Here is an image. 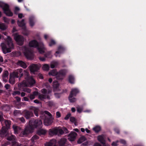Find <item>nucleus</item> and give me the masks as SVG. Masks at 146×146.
I'll return each instance as SVG.
<instances>
[{
  "mask_svg": "<svg viewBox=\"0 0 146 146\" xmlns=\"http://www.w3.org/2000/svg\"><path fill=\"white\" fill-rule=\"evenodd\" d=\"M5 41L7 42V45L4 43H2L1 44L2 50L4 54L10 52L11 49L13 48L14 47L12 39L9 36H7Z\"/></svg>",
  "mask_w": 146,
  "mask_h": 146,
  "instance_id": "1",
  "label": "nucleus"
},
{
  "mask_svg": "<svg viewBox=\"0 0 146 146\" xmlns=\"http://www.w3.org/2000/svg\"><path fill=\"white\" fill-rule=\"evenodd\" d=\"M29 46L30 47L37 48V49L40 53L42 54L44 52L45 48L42 42H40L39 43L37 42L34 40L30 42L29 43Z\"/></svg>",
  "mask_w": 146,
  "mask_h": 146,
  "instance_id": "2",
  "label": "nucleus"
},
{
  "mask_svg": "<svg viewBox=\"0 0 146 146\" xmlns=\"http://www.w3.org/2000/svg\"><path fill=\"white\" fill-rule=\"evenodd\" d=\"M28 83L25 80H23L22 82L18 84V87L19 89L25 87H32L35 83V81L32 76L26 79Z\"/></svg>",
  "mask_w": 146,
  "mask_h": 146,
  "instance_id": "3",
  "label": "nucleus"
},
{
  "mask_svg": "<svg viewBox=\"0 0 146 146\" xmlns=\"http://www.w3.org/2000/svg\"><path fill=\"white\" fill-rule=\"evenodd\" d=\"M44 113L48 116V117L45 116L44 120V124L46 126L50 125L53 122V118L52 117L51 114L47 111H45Z\"/></svg>",
  "mask_w": 146,
  "mask_h": 146,
  "instance_id": "4",
  "label": "nucleus"
},
{
  "mask_svg": "<svg viewBox=\"0 0 146 146\" xmlns=\"http://www.w3.org/2000/svg\"><path fill=\"white\" fill-rule=\"evenodd\" d=\"M23 75V70L20 68L15 70L12 72L10 74V76H13L16 78H18L19 77V80Z\"/></svg>",
  "mask_w": 146,
  "mask_h": 146,
  "instance_id": "5",
  "label": "nucleus"
},
{
  "mask_svg": "<svg viewBox=\"0 0 146 146\" xmlns=\"http://www.w3.org/2000/svg\"><path fill=\"white\" fill-rule=\"evenodd\" d=\"M41 92L42 94H40L38 96L39 99L41 100L46 98L50 99V97L48 94L51 92V90H49L47 92L46 89H43L41 90Z\"/></svg>",
  "mask_w": 146,
  "mask_h": 146,
  "instance_id": "6",
  "label": "nucleus"
},
{
  "mask_svg": "<svg viewBox=\"0 0 146 146\" xmlns=\"http://www.w3.org/2000/svg\"><path fill=\"white\" fill-rule=\"evenodd\" d=\"M0 7L3 8L4 13L6 15L9 16H12L13 15V13L10 10L9 6L7 4L0 2Z\"/></svg>",
  "mask_w": 146,
  "mask_h": 146,
  "instance_id": "7",
  "label": "nucleus"
},
{
  "mask_svg": "<svg viewBox=\"0 0 146 146\" xmlns=\"http://www.w3.org/2000/svg\"><path fill=\"white\" fill-rule=\"evenodd\" d=\"M14 38L19 45H21L23 44L24 38L21 35L15 34L14 35Z\"/></svg>",
  "mask_w": 146,
  "mask_h": 146,
  "instance_id": "8",
  "label": "nucleus"
},
{
  "mask_svg": "<svg viewBox=\"0 0 146 146\" xmlns=\"http://www.w3.org/2000/svg\"><path fill=\"white\" fill-rule=\"evenodd\" d=\"M24 49L25 51L24 52V53L26 58L29 59H31L33 58V54L32 52L30 51L29 48L26 47H25Z\"/></svg>",
  "mask_w": 146,
  "mask_h": 146,
  "instance_id": "9",
  "label": "nucleus"
},
{
  "mask_svg": "<svg viewBox=\"0 0 146 146\" xmlns=\"http://www.w3.org/2000/svg\"><path fill=\"white\" fill-rule=\"evenodd\" d=\"M67 72V70L65 69L60 70L57 75V79L59 80L62 79V76L65 75Z\"/></svg>",
  "mask_w": 146,
  "mask_h": 146,
  "instance_id": "10",
  "label": "nucleus"
},
{
  "mask_svg": "<svg viewBox=\"0 0 146 146\" xmlns=\"http://www.w3.org/2000/svg\"><path fill=\"white\" fill-rule=\"evenodd\" d=\"M77 134L74 132H71L68 135V139L71 141H74L76 139Z\"/></svg>",
  "mask_w": 146,
  "mask_h": 146,
  "instance_id": "11",
  "label": "nucleus"
},
{
  "mask_svg": "<svg viewBox=\"0 0 146 146\" xmlns=\"http://www.w3.org/2000/svg\"><path fill=\"white\" fill-rule=\"evenodd\" d=\"M30 69L31 72H34L37 71L39 69V66L37 64H32L30 66Z\"/></svg>",
  "mask_w": 146,
  "mask_h": 146,
  "instance_id": "12",
  "label": "nucleus"
},
{
  "mask_svg": "<svg viewBox=\"0 0 146 146\" xmlns=\"http://www.w3.org/2000/svg\"><path fill=\"white\" fill-rule=\"evenodd\" d=\"M35 120L34 119H32L30 120L29 122V125L30 127V128L31 129H33V128L36 127V123L35 122Z\"/></svg>",
  "mask_w": 146,
  "mask_h": 146,
  "instance_id": "13",
  "label": "nucleus"
},
{
  "mask_svg": "<svg viewBox=\"0 0 146 146\" xmlns=\"http://www.w3.org/2000/svg\"><path fill=\"white\" fill-rule=\"evenodd\" d=\"M48 132L49 135L51 136L58 135L57 127L49 129Z\"/></svg>",
  "mask_w": 146,
  "mask_h": 146,
  "instance_id": "14",
  "label": "nucleus"
},
{
  "mask_svg": "<svg viewBox=\"0 0 146 146\" xmlns=\"http://www.w3.org/2000/svg\"><path fill=\"white\" fill-rule=\"evenodd\" d=\"M25 117L27 119H29L33 116V114L32 111H26L24 113Z\"/></svg>",
  "mask_w": 146,
  "mask_h": 146,
  "instance_id": "15",
  "label": "nucleus"
},
{
  "mask_svg": "<svg viewBox=\"0 0 146 146\" xmlns=\"http://www.w3.org/2000/svg\"><path fill=\"white\" fill-rule=\"evenodd\" d=\"M7 131L4 127H3L0 131V135L1 137L6 136L7 134Z\"/></svg>",
  "mask_w": 146,
  "mask_h": 146,
  "instance_id": "16",
  "label": "nucleus"
},
{
  "mask_svg": "<svg viewBox=\"0 0 146 146\" xmlns=\"http://www.w3.org/2000/svg\"><path fill=\"white\" fill-rule=\"evenodd\" d=\"M32 129L29 127H26L25 130L21 132V133L23 136L26 135L30 133L31 132Z\"/></svg>",
  "mask_w": 146,
  "mask_h": 146,
  "instance_id": "17",
  "label": "nucleus"
},
{
  "mask_svg": "<svg viewBox=\"0 0 146 146\" xmlns=\"http://www.w3.org/2000/svg\"><path fill=\"white\" fill-rule=\"evenodd\" d=\"M32 129L29 127H26L25 130L21 132V133L23 136L26 135L30 133L31 132Z\"/></svg>",
  "mask_w": 146,
  "mask_h": 146,
  "instance_id": "18",
  "label": "nucleus"
},
{
  "mask_svg": "<svg viewBox=\"0 0 146 146\" xmlns=\"http://www.w3.org/2000/svg\"><path fill=\"white\" fill-rule=\"evenodd\" d=\"M8 75L9 72L7 71H5L3 72L2 76L3 79L5 82L7 81Z\"/></svg>",
  "mask_w": 146,
  "mask_h": 146,
  "instance_id": "19",
  "label": "nucleus"
},
{
  "mask_svg": "<svg viewBox=\"0 0 146 146\" xmlns=\"http://www.w3.org/2000/svg\"><path fill=\"white\" fill-rule=\"evenodd\" d=\"M25 20L24 19H22L21 21H18L17 24L18 26L22 28V29L26 27L25 23Z\"/></svg>",
  "mask_w": 146,
  "mask_h": 146,
  "instance_id": "20",
  "label": "nucleus"
},
{
  "mask_svg": "<svg viewBox=\"0 0 146 146\" xmlns=\"http://www.w3.org/2000/svg\"><path fill=\"white\" fill-rule=\"evenodd\" d=\"M17 64L24 68H25L27 67L26 64L21 60L18 61L17 62Z\"/></svg>",
  "mask_w": 146,
  "mask_h": 146,
  "instance_id": "21",
  "label": "nucleus"
},
{
  "mask_svg": "<svg viewBox=\"0 0 146 146\" xmlns=\"http://www.w3.org/2000/svg\"><path fill=\"white\" fill-rule=\"evenodd\" d=\"M56 141L55 139H52L48 143L45 144V146H56Z\"/></svg>",
  "mask_w": 146,
  "mask_h": 146,
  "instance_id": "22",
  "label": "nucleus"
},
{
  "mask_svg": "<svg viewBox=\"0 0 146 146\" xmlns=\"http://www.w3.org/2000/svg\"><path fill=\"white\" fill-rule=\"evenodd\" d=\"M101 146H108V144L106 143V141L104 138L103 135H101Z\"/></svg>",
  "mask_w": 146,
  "mask_h": 146,
  "instance_id": "23",
  "label": "nucleus"
},
{
  "mask_svg": "<svg viewBox=\"0 0 146 146\" xmlns=\"http://www.w3.org/2000/svg\"><path fill=\"white\" fill-rule=\"evenodd\" d=\"M64 48L62 46H60L58 47V51L56 52L55 54L56 56H57L58 54L61 53L64 50Z\"/></svg>",
  "mask_w": 146,
  "mask_h": 146,
  "instance_id": "24",
  "label": "nucleus"
},
{
  "mask_svg": "<svg viewBox=\"0 0 146 146\" xmlns=\"http://www.w3.org/2000/svg\"><path fill=\"white\" fill-rule=\"evenodd\" d=\"M79 91L77 88H73L71 90L70 94H71V95H72L75 96L77 93H79Z\"/></svg>",
  "mask_w": 146,
  "mask_h": 146,
  "instance_id": "25",
  "label": "nucleus"
},
{
  "mask_svg": "<svg viewBox=\"0 0 146 146\" xmlns=\"http://www.w3.org/2000/svg\"><path fill=\"white\" fill-rule=\"evenodd\" d=\"M29 22L30 26L33 27L35 24L34 18L33 16H31L30 17Z\"/></svg>",
  "mask_w": 146,
  "mask_h": 146,
  "instance_id": "26",
  "label": "nucleus"
},
{
  "mask_svg": "<svg viewBox=\"0 0 146 146\" xmlns=\"http://www.w3.org/2000/svg\"><path fill=\"white\" fill-rule=\"evenodd\" d=\"M66 142V139L65 138H63L59 141L58 143L60 146H64Z\"/></svg>",
  "mask_w": 146,
  "mask_h": 146,
  "instance_id": "27",
  "label": "nucleus"
},
{
  "mask_svg": "<svg viewBox=\"0 0 146 146\" xmlns=\"http://www.w3.org/2000/svg\"><path fill=\"white\" fill-rule=\"evenodd\" d=\"M54 90L56 91L58 90L59 86V84L57 81H54L53 85Z\"/></svg>",
  "mask_w": 146,
  "mask_h": 146,
  "instance_id": "28",
  "label": "nucleus"
},
{
  "mask_svg": "<svg viewBox=\"0 0 146 146\" xmlns=\"http://www.w3.org/2000/svg\"><path fill=\"white\" fill-rule=\"evenodd\" d=\"M13 128L14 130L15 133H18L21 129L20 127L15 125L13 126Z\"/></svg>",
  "mask_w": 146,
  "mask_h": 146,
  "instance_id": "29",
  "label": "nucleus"
},
{
  "mask_svg": "<svg viewBox=\"0 0 146 146\" xmlns=\"http://www.w3.org/2000/svg\"><path fill=\"white\" fill-rule=\"evenodd\" d=\"M58 74L56 70H53L50 72L49 73V74L50 75H52V76H56V78H57V75Z\"/></svg>",
  "mask_w": 146,
  "mask_h": 146,
  "instance_id": "30",
  "label": "nucleus"
},
{
  "mask_svg": "<svg viewBox=\"0 0 146 146\" xmlns=\"http://www.w3.org/2000/svg\"><path fill=\"white\" fill-rule=\"evenodd\" d=\"M38 94V92H34L33 94H31L29 96V98L31 100H33L35 98V96Z\"/></svg>",
  "mask_w": 146,
  "mask_h": 146,
  "instance_id": "31",
  "label": "nucleus"
},
{
  "mask_svg": "<svg viewBox=\"0 0 146 146\" xmlns=\"http://www.w3.org/2000/svg\"><path fill=\"white\" fill-rule=\"evenodd\" d=\"M35 122L36 123V127H40L42 125V122L40 120H35Z\"/></svg>",
  "mask_w": 146,
  "mask_h": 146,
  "instance_id": "32",
  "label": "nucleus"
},
{
  "mask_svg": "<svg viewBox=\"0 0 146 146\" xmlns=\"http://www.w3.org/2000/svg\"><path fill=\"white\" fill-rule=\"evenodd\" d=\"M30 109H31L34 111L35 114L36 116H38V112L39 111L38 109L35 107H33L31 108Z\"/></svg>",
  "mask_w": 146,
  "mask_h": 146,
  "instance_id": "33",
  "label": "nucleus"
},
{
  "mask_svg": "<svg viewBox=\"0 0 146 146\" xmlns=\"http://www.w3.org/2000/svg\"><path fill=\"white\" fill-rule=\"evenodd\" d=\"M46 133V131L44 129H41L39 130L38 132V134L39 135H45Z\"/></svg>",
  "mask_w": 146,
  "mask_h": 146,
  "instance_id": "34",
  "label": "nucleus"
},
{
  "mask_svg": "<svg viewBox=\"0 0 146 146\" xmlns=\"http://www.w3.org/2000/svg\"><path fill=\"white\" fill-rule=\"evenodd\" d=\"M68 80L70 83L71 84L74 83V78L72 75H70L68 78Z\"/></svg>",
  "mask_w": 146,
  "mask_h": 146,
  "instance_id": "35",
  "label": "nucleus"
},
{
  "mask_svg": "<svg viewBox=\"0 0 146 146\" xmlns=\"http://www.w3.org/2000/svg\"><path fill=\"white\" fill-rule=\"evenodd\" d=\"M73 96L72 95H71V94H70L69 96V99L71 102H74L76 101V99L75 98L73 97Z\"/></svg>",
  "mask_w": 146,
  "mask_h": 146,
  "instance_id": "36",
  "label": "nucleus"
},
{
  "mask_svg": "<svg viewBox=\"0 0 146 146\" xmlns=\"http://www.w3.org/2000/svg\"><path fill=\"white\" fill-rule=\"evenodd\" d=\"M86 140V138L84 136L80 137L77 141L78 143L80 144Z\"/></svg>",
  "mask_w": 146,
  "mask_h": 146,
  "instance_id": "37",
  "label": "nucleus"
},
{
  "mask_svg": "<svg viewBox=\"0 0 146 146\" xmlns=\"http://www.w3.org/2000/svg\"><path fill=\"white\" fill-rule=\"evenodd\" d=\"M10 78L9 79V82L11 84H13L15 83V77H13V76H9Z\"/></svg>",
  "mask_w": 146,
  "mask_h": 146,
  "instance_id": "38",
  "label": "nucleus"
},
{
  "mask_svg": "<svg viewBox=\"0 0 146 146\" xmlns=\"http://www.w3.org/2000/svg\"><path fill=\"white\" fill-rule=\"evenodd\" d=\"M58 62H53L51 64V68H54L56 67L58 65Z\"/></svg>",
  "mask_w": 146,
  "mask_h": 146,
  "instance_id": "39",
  "label": "nucleus"
},
{
  "mask_svg": "<svg viewBox=\"0 0 146 146\" xmlns=\"http://www.w3.org/2000/svg\"><path fill=\"white\" fill-rule=\"evenodd\" d=\"M93 130L96 133H98L100 130V126H96L93 128Z\"/></svg>",
  "mask_w": 146,
  "mask_h": 146,
  "instance_id": "40",
  "label": "nucleus"
},
{
  "mask_svg": "<svg viewBox=\"0 0 146 146\" xmlns=\"http://www.w3.org/2000/svg\"><path fill=\"white\" fill-rule=\"evenodd\" d=\"M7 28V26L4 24L0 23V29L2 30H5Z\"/></svg>",
  "mask_w": 146,
  "mask_h": 146,
  "instance_id": "41",
  "label": "nucleus"
},
{
  "mask_svg": "<svg viewBox=\"0 0 146 146\" xmlns=\"http://www.w3.org/2000/svg\"><path fill=\"white\" fill-rule=\"evenodd\" d=\"M23 33L25 35H28L30 33V31H27L26 30V27H25V29L23 28Z\"/></svg>",
  "mask_w": 146,
  "mask_h": 146,
  "instance_id": "42",
  "label": "nucleus"
},
{
  "mask_svg": "<svg viewBox=\"0 0 146 146\" xmlns=\"http://www.w3.org/2000/svg\"><path fill=\"white\" fill-rule=\"evenodd\" d=\"M57 133H59L60 135H62L64 134V131L62 129L60 128L59 127H57Z\"/></svg>",
  "mask_w": 146,
  "mask_h": 146,
  "instance_id": "43",
  "label": "nucleus"
},
{
  "mask_svg": "<svg viewBox=\"0 0 146 146\" xmlns=\"http://www.w3.org/2000/svg\"><path fill=\"white\" fill-rule=\"evenodd\" d=\"M49 67L47 64H45L42 67L43 69L44 70L48 71L49 70Z\"/></svg>",
  "mask_w": 146,
  "mask_h": 146,
  "instance_id": "44",
  "label": "nucleus"
},
{
  "mask_svg": "<svg viewBox=\"0 0 146 146\" xmlns=\"http://www.w3.org/2000/svg\"><path fill=\"white\" fill-rule=\"evenodd\" d=\"M5 123L6 127L8 128H9L11 124L10 121L9 120H5Z\"/></svg>",
  "mask_w": 146,
  "mask_h": 146,
  "instance_id": "45",
  "label": "nucleus"
},
{
  "mask_svg": "<svg viewBox=\"0 0 146 146\" xmlns=\"http://www.w3.org/2000/svg\"><path fill=\"white\" fill-rule=\"evenodd\" d=\"M24 75L25 76V78L26 79L30 77V76H29V73L27 70H25L24 71Z\"/></svg>",
  "mask_w": 146,
  "mask_h": 146,
  "instance_id": "46",
  "label": "nucleus"
},
{
  "mask_svg": "<svg viewBox=\"0 0 146 146\" xmlns=\"http://www.w3.org/2000/svg\"><path fill=\"white\" fill-rule=\"evenodd\" d=\"M23 87H23L22 88H21V89H19V90H21V89H23V91L24 92H27L28 93H30L31 92V89H30L29 88H23Z\"/></svg>",
  "mask_w": 146,
  "mask_h": 146,
  "instance_id": "47",
  "label": "nucleus"
},
{
  "mask_svg": "<svg viewBox=\"0 0 146 146\" xmlns=\"http://www.w3.org/2000/svg\"><path fill=\"white\" fill-rule=\"evenodd\" d=\"M56 44V42L53 40H51L49 43V46H51L54 45Z\"/></svg>",
  "mask_w": 146,
  "mask_h": 146,
  "instance_id": "48",
  "label": "nucleus"
},
{
  "mask_svg": "<svg viewBox=\"0 0 146 146\" xmlns=\"http://www.w3.org/2000/svg\"><path fill=\"white\" fill-rule=\"evenodd\" d=\"M15 139V137L13 135L9 136L7 138V139L9 141H11Z\"/></svg>",
  "mask_w": 146,
  "mask_h": 146,
  "instance_id": "49",
  "label": "nucleus"
},
{
  "mask_svg": "<svg viewBox=\"0 0 146 146\" xmlns=\"http://www.w3.org/2000/svg\"><path fill=\"white\" fill-rule=\"evenodd\" d=\"M38 138V137L36 135H34L32 138L31 140L32 142H34L36 139Z\"/></svg>",
  "mask_w": 146,
  "mask_h": 146,
  "instance_id": "50",
  "label": "nucleus"
},
{
  "mask_svg": "<svg viewBox=\"0 0 146 146\" xmlns=\"http://www.w3.org/2000/svg\"><path fill=\"white\" fill-rule=\"evenodd\" d=\"M119 142V140H117L115 142H113L111 144V145L112 146H117L118 145L117 143Z\"/></svg>",
  "mask_w": 146,
  "mask_h": 146,
  "instance_id": "51",
  "label": "nucleus"
},
{
  "mask_svg": "<svg viewBox=\"0 0 146 146\" xmlns=\"http://www.w3.org/2000/svg\"><path fill=\"white\" fill-rule=\"evenodd\" d=\"M77 110L78 112L80 113L82 111L83 109L82 108L78 107H77Z\"/></svg>",
  "mask_w": 146,
  "mask_h": 146,
  "instance_id": "52",
  "label": "nucleus"
},
{
  "mask_svg": "<svg viewBox=\"0 0 146 146\" xmlns=\"http://www.w3.org/2000/svg\"><path fill=\"white\" fill-rule=\"evenodd\" d=\"M3 19L4 22L7 23H9L10 21V20L8 19L5 17H3Z\"/></svg>",
  "mask_w": 146,
  "mask_h": 146,
  "instance_id": "53",
  "label": "nucleus"
},
{
  "mask_svg": "<svg viewBox=\"0 0 146 146\" xmlns=\"http://www.w3.org/2000/svg\"><path fill=\"white\" fill-rule=\"evenodd\" d=\"M20 92L19 91H15L12 93V95L13 96H15L16 95H20Z\"/></svg>",
  "mask_w": 146,
  "mask_h": 146,
  "instance_id": "54",
  "label": "nucleus"
},
{
  "mask_svg": "<svg viewBox=\"0 0 146 146\" xmlns=\"http://www.w3.org/2000/svg\"><path fill=\"white\" fill-rule=\"evenodd\" d=\"M62 129L63 130L64 133H68L69 131H68V130L66 127H63L62 128Z\"/></svg>",
  "mask_w": 146,
  "mask_h": 146,
  "instance_id": "55",
  "label": "nucleus"
},
{
  "mask_svg": "<svg viewBox=\"0 0 146 146\" xmlns=\"http://www.w3.org/2000/svg\"><path fill=\"white\" fill-rule=\"evenodd\" d=\"M70 120L72 122H75L76 119L73 117H71L70 118Z\"/></svg>",
  "mask_w": 146,
  "mask_h": 146,
  "instance_id": "56",
  "label": "nucleus"
},
{
  "mask_svg": "<svg viewBox=\"0 0 146 146\" xmlns=\"http://www.w3.org/2000/svg\"><path fill=\"white\" fill-rule=\"evenodd\" d=\"M21 145H19L18 143L16 142H13L12 146H20Z\"/></svg>",
  "mask_w": 146,
  "mask_h": 146,
  "instance_id": "57",
  "label": "nucleus"
},
{
  "mask_svg": "<svg viewBox=\"0 0 146 146\" xmlns=\"http://www.w3.org/2000/svg\"><path fill=\"white\" fill-rule=\"evenodd\" d=\"M119 142H120L121 143L123 144L124 145H125L126 144V141L124 139H120V140L119 141Z\"/></svg>",
  "mask_w": 146,
  "mask_h": 146,
  "instance_id": "58",
  "label": "nucleus"
},
{
  "mask_svg": "<svg viewBox=\"0 0 146 146\" xmlns=\"http://www.w3.org/2000/svg\"><path fill=\"white\" fill-rule=\"evenodd\" d=\"M3 119L2 113L1 112H0V121H2Z\"/></svg>",
  "mask_w": 146,
  "mask_h": 146,
  "instance_id": "59",
  "label": "nucleus"
},
{
  "mask_svg": "<svg viewBox=\"0 0 146 146\" xmlns=\"http://www.w3.org/2000/svg\"><path fill=\"white\" fill-rule=\"evenodd\" d=\"M114 131L117 133L119 134V129L117 128H115L114 129Z\"/></svg>",
  "mask_w": 146,
  "mask_h": 146,
  "instance_id": "60",
  "label": "nucleus"
},
{
  "mask_svg": "<svg viewBox=\"0 0 146 146\" xmlns=\"http://www.w3.org/2000/svg\"><path fill=\"white\" fill-rule=\"evenodd\" d=\"M20 9L18 7H16L15 8V14H17L18 12L19 11Z\"/></svg>",
  "mask_w": 146,
  "mask_h": 146,
  "instance_id": "61",
  "label": "nucleus"
},
{
  "mask_svg": "<svg viewBox=\"0 0 146 146\" xmlns=\"http://www.w3.org/2000/svg\"><path fill=\"white\" fill-rule=\"evenodd\" d=\"M71 114L70 113L68 114L65 117L64 119L67 120L68 119L69 117L70 116Z\"/></svg>",
  "mask_w": 146,
  "mask_h": 146,
  "instance_id": "62",
  "label": "nucleus"
},
{
  "mask_svg": "<svg viewBox=\"0 0 146 146\" xmlns=\"http://www.w3.org/2000/svg\"><path fill=\"white\" fill-rule=\"evenodd\" d=\"M19 120L21 121L23 123H24L25 121V119L23 117H22L20 118H19Z\"/></svg>",
  "mask_w": 146,
  "mask_h": 146,
  "instance_id": "63",
  "label": "nucleus"
},
{
  "mask_svg": "<svg viewBox=\"0 0 146 146\" xmlns=\"http://www.w3.org/2000/svg\"><path fill=\"white\" fill-rule=\"evenodd\" d=\"M61 116V114L58 111L56 113V117L57 118H59Z\"/></svg>",
  "mask_w": 146,
  "mask_h": 146,
  "instance_id": "64",
  "label": "nucleus"
}]
</instances>
